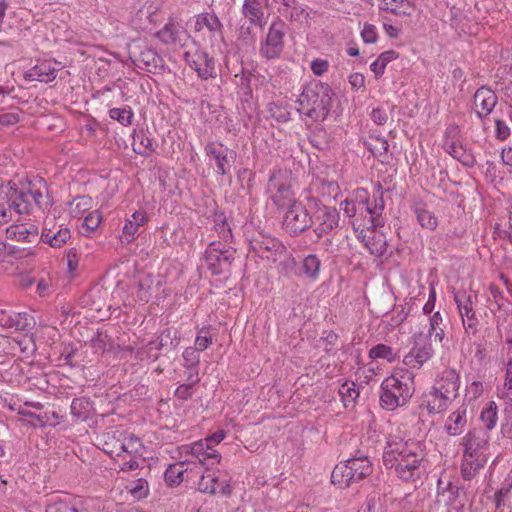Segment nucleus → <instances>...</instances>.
<instances>
[{
  "label": "nucleus",
  "mask_w": 512,
  "mask_h": 512,
  "mask_svg": "<svg viewBox=\"0 0 512 512\" xmlns=\"http://www.w3.org/2000/svg\"><path fill=\"white\" fill-rule=\"evenodd\" d=\"M426 458L424 445L412 440H389L383 452V464L393 470L404 482H415L421 477V466Z\"/></svg>",
  "instance_id": "1"
},
{
  "label": "nucleus",
  "mask_w": 512,
  "mask_h": 512,
  "mask_svg": "<svg viewBox=\"0 0 512 512\" xmlns=\"http://www.w3.org/2000/svg\"><path fill=\"white\" fill-rule=\"evenodd\" d=\"M334 93L331 87L320 81L308 83L299 96V113L307 116L312 121H324L332 107Z\"/></svg>",
  "instance_id": "2"
},
{
  "label": "nucleus",
  "mask_w": 512,
  "mask_h": 512,
  "mask_svg": "<svg viewBox=\"0 0 512 512\" xmlns=\"http://www.w3.org/2000/svg\"><path fill=\"white\" fill-rule=\"evenodd\" d=\"M490 436L483 429L470 430L461 441L464 446L461 474L465 480L472 479L487 462Z\"/></svg>",
  "instance_id": "3"
},
{
  "label": "nucleus",
  "mask_w": 512,
  "mask_h": 512,
  "mask_svg": "<svg viewBox=\"0 0 512 512\" xmlns=\"http://www.w3.org/2000/svg\"><path fill=\"white\" fill-rule=\"evenodd\" d=\"M415 391L414 375L401 372L384 379L381 384L380 404L383 408L393 411L404 406Z\"/></svg>",
  "instance_id": "4"
},
{
  "label": "nucleus",
  "mask_w": 512,
  "mask_h": 512,
  "mask_svg": "<svg viewBox=\"0 0 512 512\" xmlns=\"http://www.w3.org/2000/svg\"><path fill=\"white\" fill-rule=\"evenodd\" d=\"M308 207L312 216L316 235L320 238L338 226L339 213L333 207H328L315 197H308Z\"/></svg>",
  "instance_id": "5"
},
{
  "label": "nucleus",
  "mask_w": 512,
  "mask_h": 512,
  "mask_svg": "<svg viewBox=\"0 0 512 512\" xmlns=\"http://www.w3.org/2000/svg\"><path fill=\"white\" fill-rule=\"evenodd\" d=\"M313 225L308 201L305 205L301 202L294 203L287 208L283 220V227L290 235H298Z\"/></svg>",
  "instance_id": "6"
},
{
  "label": "nucleus",
  "mask_w": 512,
  "mask_h": 512,
  "mask_svg": "<svg viewBox=\"0 0 512 512\" xmlns=\"http://www.w3.org/2000/svg\"><path fill=\"white\" fill-rule=\"evenodd\" d=\"M286 24L279 17L269 27L265 42L261 45L260 53L267 59L278 58L284 48Z\"/></svg>",
  "instance_id": "7"
},
{
  "label": "nucleus",
  "mask_w": 512,
  "mask_h": 512,
  "mask_svg": "<svg viewBox=\"0 0 512 512\" xmlns=\"http://www.w3.org/2000/svg\"><path fill=\"white\" fill-rule=\"evenodd\" d=\"M454 299L466 333L468 335L475 334L478 320L475 317V312L473 310V300L476 299V296L467 293L465 290H459L455 292Z\"/></svg>",
  "instance_id": "8"
},
{
  "label": "nucleus",
  "mask_w": 512,
  "mask_h": 512,
  "mask_svg": "<svg viewBox=\"0 0 512 512\" xmlns=\"http://www.w3.org/2000/svg\"><path fill=\"white\" fill-rule=\"evenodd\" d=\"M214 243L206 251L205 259L208 265V269L214 275L222 274L229 271L233 261L235 260L236 250L229 247L225 250H219L214 247Z\"/></svg>",
  "instance_id": "9"
},
{
  "label": "nucleus",
  "mask_w": 512,
  "mask_h": 512,
  "mask_svg": "<svg viewBox=\"0 0 512 512\" xmlns=\"http://www.w3.org/2000/svg\"><path fill=\"white\" fill-rule=\"evenodd\" d=\"M184 57L189 66L198 73L200 78L206 80L215 76V61L207 52L195 48L186 51Z\"/></svg>",
  "instance_id": "10"
},
{
  "label": "nucleus",
  "mask_w": 512,
  "mask_h": 512,
  "mask_svg": "<svg viewBox=\"0 0 512 512\" xmlns=\"http://www.w3.org/2000/svg\"><path fill=\"white\" fill-rule=\"evenodd\" d=\"M434 354V350L429 342L425 340L422 334L414 336V346L411 351L405 355L403 363L413 369H420Z\"/></svg>",
  "instance_id": "11"
},
{
  "label": "nucleus",
  "mask_w": 512,
  "mask_h": 512,
  "mask_svg": "<svg viewBox=\"0 0 512 512\" xmlns=\"http://www.w3.org/2000/svg\"><path fill=\"white\" fill-rule=\"evenodd\" d=\"M281 173L273 172L269 177L268 191L272 194L271 198L279 208H289L298 201L289 185L280 181Z\"/></svg>",
  "instance_id": "12"
},
{
  "label": "nucleus",
  "mask_w": 512,
  "mask_h": 512,
  "mask_svg": "<svg viewBox=\"0 0 512 512\" xmlns=\"http://www.w3.org/2000/svg\"><path fill=\"white\" fill-rule=\"evenodd\" d=\"M71 238V232L63 224H58L55 219L47 218L39 237L43 243L53 248H61Z\"/></svg>",
  "instance_id": "13"
},
{
  "label": "nucleus",
  "mask_w": 512,
  "mask_h": 512,
  "mask_svg": "<svg viewBox=\"0 0 512 512\" xmlns=\"http://www.w3.org/2000/svg\"><path fill=\"white\" fill-rule=\"evenodd\" d=\"M384 206L383 196L379 195L375 198L374 205H371L369 202V209L366 210V213L369 215L368 219L364 220L363 224L358 223V219L352 222L356 232L360 229L359 237L361 236L363 239L366 237V234H364L365 229L368 231L371 229L373 231L378 227L384 226V220L382 218Z\"/></svg>",
  "instance_id": "14"
},
{
  "label": "nucleus",
  "mask_w": 512,
  "mask_h": 512,
  "mask_svg": "<svg viewBox=\"0 0 512 512\" xmlns=\"http://www.w3.org/2000/svg\"><path fill=\"white\" fill-rule=\"evenodd\" d=\"M206 154L211 157L217 166L219 175H227L235 160V152L221 143H209L205 146Z\"/></svg>",
  "instance_id": "15"
},
{
  "label": "nucleus",
  "mask_w": 512,
  "mask_h": 512,
  "mask_svg": "<svg viewBox=\"0 0 512 512\" xmlns=\"http://www.w3.org/2000/svg\"><path fill=\"white\" fill-rule=\"evenodd\" d=\"M251 247L262 259L275 262L283 253V245L275 238L262 236L251 241Z\"/></svg>",
  "instance_id": "16"
},
{
  "label": "nucleus",
  "mask_w": 512,
  "mask_h": 512,
  "mask_svg": "<svg viewBox=\"0 0 512 512\" xmlns=\"http://www.w3.org/2000/svg\"><path fill=\"white\" fill-rule=\"evenodd\" d=\"M265 6L276 9L279 17L291 22L299 21L304 14L308 15L297 0H265Z\"/></svg>",
  "instance_id": "17"
},
{
  "label": "nucleus",
  "mask_w": 512,
  "mask_h": 512,
  "mask_svg": "<svg viewBox=\"0 0 512 512\" xmlns=\"http://www.w3.org/2000/svg\"><path fill=\"white\" fill-rule=\"evenodd\" d=\"M183 449L186 453H190L198 458L199 462L204 466L209 467L220 462V454L205 441L195 442L191 446H184Z\"/></svg>",
  "instance_id": "18"
},
{
  "label": "nucleus",
  "mask_w": 512,
  "mask_h": 512,
  "mask_svg": "<svg viewBox=\"0 0 512 512\" xmlns=\"http://www.w3.org/2000/svg\"><path fill=\"white\" fill-rule=\"evenodd\" d=\"M459 386L458 372L453 368H448L442 371L439 378L436 379L433 388L439 391L440 394L444 393L455 399L458 395Z\"/></svg>",
  "instance_id": "19"
},
{
  "label": "nucleus",
  "mask_w": 512,
  "mask_h": 512,
  "mask_svg": "<svg viewBox=\"0 0 512 512\" xmlns=\"http://www.w3.org/2000/svg\"><path fill=\"white\" fill-rule=\"evenodd\" d=\"M163 284L161 276L144 275L140 277L137 284L138 298L143 302H148L153 296L158 297L163 292Z\"/></svg>",
  "instance_id": "20"
},
{
  "label": "nucleus",
  "mask_w": 512,
  "mask_h": 512,
  "mask_svg": "<svg viewBox=\"0 0 512 512\" xmlns=\"http://www.w3.org/2000/svg\"><path fill=\"white\" fill-rule=\"evenodd\" d=\"M208 472L201 476L199 482V490L203 493L215 494L217 492L223 495H230L232 492L231 486L226 480H220L219 476L212 472L209 467H207Z\"/></svg>",
  "instance_id": "21"
},
{
  "label": "nucleus",
  "mask_w": 512,
  "mask_h": 512,
  "mask_svg": "<svg viewBox=\"0 0 512 512\" xmlns=\"http://www.w3.org/2000/svg\"><path fill=\"white\" fill-rule=\"evenodd\" d=\"M497 104V96L485 86L478 88L474 94V108L479 118L489 115Z\"/></svg>",
  "instance_id": "22"
},
{
  "label": "nucleus",
  "mask_w": 512,
  "mask_h": 512,
  "mask_svg": "<svg viewBox=\"0 0 512 512\" xmlns=\"http://www.w3.org/2000/svg\"><path fill=\"white\" fill-rule=\"evenodd\" d=\"M6 237L18 242L35 244L39 242L38 228L35 225L13 224L6 229Z\"/></svg>",
  "instance_id": "23"
},
{
  "label": "nucleus",
  "mask_w": 512,
  "mask_h": 512,
  "mask_svg": "<svg viewBox=\"0 0 512 512\" xmlns=\"http://www.w3.org/2000/svg\"><path fill=\"white\" fill-rule=\"evenodd\" d=\"M355 199H346L340 203V208L350 218L358 213L362 214L369 209L368 192L365 189H358L354 194Z\"/></svg>",
  "instance_id": "24"
},
{
  "label": "nucleus",
  "mask_w": 512,
  "mask_h": 512,
  "mask_svg": "<svg viewBox=\"0 0 512 512\" xmlns=\"http://www.w3.org/2000/svg\"><path fill=\"white\" fill-rule=\"evenodd\" d=\"M242 15L251 25L262 28L265 23L263 0H244Z\"/></svg>",
  "instance_id": "25"
},
{
  "label": "nucleus",
  "mask_w": 512,
  "mask_h": 512,
  "mask_svg": "<svg viewBox=\"0 0 512 512\" xmlns=\"http://www.w3.org/2000/svg\"><path fill=\"white\" fill-rule=\"evenodd\" d=\"M147 222L148 217L145 211H135L130 217L126 219L121 238L127 243H130L134 240L136 234H138L139 229L143 227Z\"/></svg>",
  "instance_id": "26"
},
{
  "label": "nucleus",
  "mask_w": 512,
  "mask_h": 512,
  "mask_svg": "<svg viewBox=\"0 0 512 512\" xmlns=\"http://www.w3.org/2000/svg\"><path fill=\"white\" fill-rule=\"evenodd\" d=\"M5 198L6 207H9L8 215L12 217V210L17 214H27L30 211L31 202L28 198V194L22 189L20 192L16 190L11 192L10 195H2Z\"/></svg>",
  "instance_id": "27"
},
{
  "label": "nucleus",
  "mask_w": 512,
  "mask_h": 512,
  "mask_svg": "<svg viewBox=\"0 0 512 512\" xmlns=\"http://www.w3.org/2000/svg\"><path fill=\"white\" fill-rule=\"evenodd\" d=\"M453 400L444 393L440 394L432 387L431 391L425 395L422 405H425L429 414H436L445 411Z\"/></svg>",
  "instance_id": "28"
},
{
  "label": "nucleus",
  "mask_w": 512,
  "mask_h": 512,
  "mask_svg": "<svg viewBox=\"0 0 512 512\" xmlns=\"http://www.w3.org/2000/svg\"><path fill=\"white\" fill-rule=\"evenodd\" d=\"M121 436H124V431L118 429H110L102 433L100 442L102 450L110 456H121Z\"/></svg>",
  "instance_id": "29"
},
{
  "label": "nucleus",
  "mask_w": 512,
  "mask_h": 512,
  "mask_svg": "<svg viewBox=\"0 0 512 512\" xmlns=\"http://www.w3.org/2000/svg\"><path fill=\"white\" fill-rule=\"evenodd\" d=\"M467 425V407L462 405L452 412L445 423V430L450 436L460 435Z\"/></svg>",
  "instance_id": "30"
},
{
  "label": "nucleus",
  "mask_w": 512,
  "mask_h": 512,
  "mask_svg": "<svg viewBox=\"0 0 512 512\" xmlns=\"http://www.w3.org/2000/svg\"><path fill=\"white\" fill-rule=\"evenodd\" d=\"M135 65L140 69L152 72L162 64V58L151 48L144 47L138 56L132 58Z\"/></svg>",
  "instance_id": "31"
},
{
  "label": "nucleus",
  "mask_w": 512,
  "mask_h": 512,
  "mask_svg": "<svg viewBox=\"0 0 512 512\" xmlns=\"http://www.w3.org/2000/svg\"><path fill=\"white\" fill-rule=\"evenodd\" d=\"M444 148L447 153H449L454 159H457L463 165L467 167H472L475 165L476 160L474 156L470 152H467L459 141L445 140Z\"/></svg>",
  "instance_id": "32"
},
{
  "label": "nucleus",
  "mask_w": 512,
  "mask_h": 512,
  "mask_svg": "<svg viewBox=\"0 0 512 512\" xmlns=\"http://www.w3.org/2000/svg\"><path fill=\"white\" fill-rule=\"evenodd\" d=\"M346 463L356 482L363 480L372 473V464L366 456L348 459Z\"/></svg>",
  "instance_id": "33"
},
{
  "label": "nucleus",
  "mask_w": 512,
  "mask_h": 512,
  "mask_svg": "<svg viewBox=\"0 0 512 512\" xmlns=\"http://www.w3.org/2000/svg\"><path fill=\"white\" fill-rule=\"evenodd\" d=\"M179 342L180 338L177 329L170 327L165 329L159 335L157 341H150L148 343V347L152 349L154 346L156 350H161L163 348L174 349L178 346Z\"/></svg>",
  "instance_id": "34"
},
{
  "label": "nucleus",
  "mask_w": 512,
  "mask_h": 512,
  "mask_svg": "<svg viewBox=\"0 0 512 512\" xmlns=\"http://www.w3.org/2000/svg\"><path fill=\"white\" fill-rule=\"evenodd\" d=\"M185 31L174 23H167L156 36L164 44H181Z\"/></svg>",
  "instance_id": "35"
},
{
  "label": "nucleus",
  "mask_w": 512,
  "mask_h": 512,
  "mask_svg": "<svg viewBox=\"0 0 512 512\" xmlns=\"http://www.w3.org/2000/svg\"><path fill=\"white\" fill-rule=\"evenodd\" d=\"M132 146L134 152L142 156H149L155 151L152 139L144 130L134 132Z\"/></svg>",
  "instance_id": "36"
},
{
  "label": "nucleus",
  "mask_w": 512,
  "mask_h": 512,
  "mask_svg": "<svg viewBox=\"0 0 512 512\" xmlns=\"http://www.w3.org/2000/svg\"><path fill=\"white\" fill-rule=\"evenodd\" d=\"M331 482L343 488L349 487L352 483L356 482L354 481V477L351 475V470L346 461L344 463L337 464L334 467L331 473Z\"/></svg>",
  "instance_id": "37"
},
{
  "label": "nucleus",
  "mask_w": 512,
  "mask_h": 512,
  "mask_svg": "<svg viewBox=\"0 0 512 512\" xmlns=\"http://www.w3.org/2000/svg\"><path fill=\"white\" fill-rule=\"evenodd\" d=\"M57 70L51 66L50 62L45 61L37 64L31 69L30 76L40 82L48 83L56 78Z\"/></svg>",
  "instance_id": "38"
},
{
  "label": "nucleus",
  "mask_w": 512,
  "mask_h": 512,
  "mask_svg": "<svg viewBox=\"0 0 512 512\" xmlns=\"http://www.w3.org/2000/svg\"><path fill=\"white\" fill-rule=\"evenodd\" d=\"M121 456L123 453H127L130 456L141 455L143 445L141 440L134 434H127L124 432V436H121Z\"/></svg>",
  "instance_id": "39"
},
{
  "label": "nucleus",
  "mask_w": 512,
  "mask_h": 512,
  "mask_svg": "<svg viewBox=\"0 0 512 512\" xmlns=\"http://www.w3.org/2000/svg\"><path fill=\"white\" fill-rule=\"evenodd\" d=\"M378 7L396 15H409L411 9L408 0H378Z\"/></svg>",
  "instance_id": "40"
},
{
  "label": "nucleus",
  "mask_w": 512,
  "mask_h": 512,
  "mask_svg": "<svg viewBox=\"0 0 512 512\" xmlns=\"http://www.w3.org/2000/svg\"><path fill=\"white\" fill-rule=\"evenodd\" d=\"M480 420L484 425V431L487 433L495 428L498 420V413L497 405L494 401L488 402L487 406L482 410Z\"/></svg>",
  "instance_id": "41"
},
{
  "label": "nucleus",
  "mask_w": 512,
  "mask_h": 512,
  "mask_svg": "<svg viewBox=\"0 0 512 512\" xmlns=\"http://www.w3.org/2000/svg\"><path fill=\"white\" fill-rule=\"evenodd\" d=\"M71 414L77 420L84 421L91 411V403L85 398H75L71 403Z\"/></svg>",
  "instance_id": "42"
},
{
  "label": "nucleus",
  "mask_w": 512,
  "mask_h": 512,
  "mask_svg": "<svg viewBox=\"0 0 512 512\" xmlns=\"http://www.w3.org/2000/svg\"><path fill=\"white\" fill-rule=\"evenodd\" d=\"M428 337H434L435 340L442 342L445 337L443 317L440 312H435L430 317V328L428 330Z\"/></svg>",
  "instance_id": "43"
},
{
  "label": "nucleus",
  "mask_w": 512,
  "mask_h": 512,
  "mask_svg": "<svg viewBox=\"0 0 512 512\" xmlns=\"http://www.w3.org/2000/svg\"><path fill=\"white\" fill-rule=\"evenodd\" d=\"M321 262L314 254L308 255L302 262V271L306 277L315 280L320 271Z\"/></svg>",
  "instance_id": "44"
},
{
  "label": "nucleus",
  "mask_w": 512,
  "mask_h": 512,
  "mask_svg": "<svg viewBox=\"0 0 512 512\" xmlns=\"http://www.w3.org/2000/svg\"><path fill=\"white\" fill-rule=\"evenodd\" d=\"M185 462L172 464L165 472V480L169 485H178L183 480V473L187 470Z\"/></svg>",
  "instance_id": "45"
},
{
  "label": "nucleus",
  "mask_w": 512,
  "mask_h": 512,
  "mask_svg": "<svg viewBox=\"0 0 512 512\" xmlns=\"http://www.w3.org/2000/svg\"><path fill=\"white\" fill-rule=\"evenodd\" d=\"M415 213L417 216L418 223L421 225V227L429 230L436 229L438 225V220L434 213L425 208L420 207H417L415 209Z\"/></svg>",
  "instance_id": "46"
},
{
  "label": "nucleus",
  "mask_w": 512,
  "mask_h": 512,
  "mask_svg": "<svg viewBox=\"0 0 512 512\" xmlns=\"http://www.w3.org/2000/svg\"><path fill=\"white\" fill-rule=\"evenodd\" d=\"M203 27L208 28L210 31H219L222 24L217 16L202 13L197 17L196 29L201 30Z\"/></svg>",
  "instance_id": "47"
},
{
  "label": "nucleus",
  "mask_w": 512,
  "mask_h": 512,
  "mask_svg": "<svg viewBox=\"0 0 512 512\" xmlns=\"http://www.w3.org/2000/svg\"><path fill=\"white\" fill-rule=\"evenodd\" d=\"M339 395L345 407L353 405L359 392L355 389V383L345 382L339 388Z\"/></svg>",
  "instance_id": "48"
},
{
  "label": "nucleus",
  "mask_w": 512,
  "mask_h": 512,
  "mask_svg": "<svg viewBox=\"0 0 512 512\" xmlns=\"http://www.w3.org/2000/svg\"><path fill=\"white\" fill-rule=\"evenodd\" d=\"M102 221V215L98 210L90 212L83 221L81 226V233L87 235L95 231Z\"/></svg>",
  "instance_id": "49"
},
{
  "label": "nucleus",
  "mask_w": 512,
  "mask_h": 512,
  "mask_svg": "<svg viewBox=\"0 0 512 512\" xmlns=\"http://www.w3.org/2000/svg\"><path fill=\"white\" fill-rule=\"evenodd\" d=\"M437 492L439 496L445 497L447 501H453L458 496V487L453 485L450 480L440 478L437 483Z\"/></svg>",
  "instance_id": "50"
},
{
  "label": "nucleus",
  "mask_w": 512,
  "mask_h": 512,
  "mask_svg": "<svg viewBox=\"0 0 512 512\" xmlns=\"http://www.w3.org/2000/svg\"><path fill=\"white\" fill-rule=\"evenodd\" d=\"M109 116L113 120H117L123 126L131 125L133 112L130 107L112 108L109 110Z\"/></svg>",
  "instance_id": "51"
},
{
  "label": "nucleus",
  "mask_w": 512,
  "mask_h": 512,
  "mask_svg": "<svg viewBox=\"0 0 512 512\" xmlns=\"http://www.w3.org/2000/svg\"><path fill=\"white\" fill-rule=\"evenodd\" d=\"M369 357L372 359H386L392 362L395 359V354L393 353L392 347L385 344H378L370 349Z\"/></svg>",
  "instance_id": "52"
},
{
  "label": "nucleus",
  "mask_w": 512,
  "mask_h": 512,
  "mask_svg": "<svg viewBox=\"0 0 512 512\" xmlns=\"http://www.w3.org/2000/svg\"><path fill=\"white\" fill-rule=\"evenodd\" d=\"M35 324L33 316L27 313H14L12 328L19 331L30 329Z\"/></svg>",
  "instance_id": "53"
},
{
  "label": "nucleus",
  "mask_w": 512,
  "mask_h": 512,
  "mask_svg": "<svg viewBox=\"0 0 512 512\" xmlns=\"http://www.w3.org/2000/svg\"><path fill=\"white\" fill-rule=\"evenodd\" d=\"M499 392L502 398L512 403V357L507 363L505 382Z\"/></svg>",
  "instance_id": "54"
},
{
  "label": "nucleus",
  "mask_w": 512,
  "mask_h": 512,
  "mask_svg": "<svg viewBox=\"0 0 512 512\" xmlns=\"http://www.w3.org/2000/svg\"><path fill=\"white\" fill-rule=\"evenodd\" d=\"M268 112L270 116L276 119L278 122H287L290 119V112L280 103H269Z\"/></svg>",
  "instance_id": "55"
},
{
  "label": "nucleus",
  "mask_w": 512,
  "mask_h": 512,
  "mask_svg": "<svg viewBox=\"0 0 512 512\" xmlns=\"http://www.w3.org/2000/svg\"><path fill=\"white\" fill-rule=\"evenodd\" d=\"M367 146L374 156H382L387 153L389 144L385 138L375 137L370 138Z\"/></svg>",
  "instance_id": "56"
},
{
  "label": "nucleus",
  "mask_w": 512,
  "mask_h": 512,
  "mask_svg": "<svg viewBox=\"0 0 512 512\" xmlns=\"http://www.w3.org/2000/svg\"><path fill=\"white\" fill-rule=\"evenodd\" d=\"M215 229L224 241H229L232 238L231 228L226 222L223 214L215 215L214 218Z\"/></svg>",
  "instance_id": "57"
},
{
  "label": "nucleus",
  "mask_w": 512,
  "mask_h": 512,
  "mask_svg": "<svg viewBox=\"0 0 512 512\" xmlns=\"http://www.w3.org/2000/svg\"><path fill=\"white\" fill-rule=\"evenodd\" d=\"M212 342L213 338L210 335V329L208 327H203L199 330L195 339V349L198 351H204L212 344Z\"/></svg>",
  "instance_id": "58"
},
{
  "label": "nucleus",
  "mask_w": 512,
  "mask_h": 512,
  "mask_svg": "<svg viewBox=\"0 0 512 512\" xmlns=\"http://www.w3.org/2000/svg\"><path fill=\"white\" fill-rule=\"evenodd\" d=\"M110 341L109 336L106 333L97 331L95 336L91 339V347L95 352H104L107 349L108 342Z\"/></svg>",
  "instance_id": "59"
},
{
  "label": "nucleus",
  "mask_w": 512,
  "mask_h": 512,
  "mask_svg": "<svg viewBox=\"0 0 512 512\" xmlns=\"http://www.w3.org/2000/svg\"><path fill=\"white\" fill-rule=\"evenodd\" d=\"M30 251L26 248H21L16 245L7 246L6 245V263H10L11 259H20L28 256Z\"/></svg>",
  "instance_id": "60"
},
{
  "label": "nucleus",
  "mask_w": 512,
  "mask_h": 512,
  "mask_svg": "<svg viewBox=\"0 0 512 512\" xmlns=\"http://www.w3.org/2000/svg\"><path fill=\"white\" fill-rule=\"evenodd\" d=\"M184 367L198 366L200 358L198 350L188 347L183 352Z\"/></svg>",
  "instance_id": "61"
},
{
  "label": "nucleus",
  "mask_w": 512,
  "mask_h": 512,
  "mask_svg": "<svg viewBox=\"0 0 512 512\" xmlns=\"http://www.w3.org/2000/svg\"><path fill=\"white\" fill-rule=\"evenodd\" d=\"M46 512H79L73 505L70 503L59 501L50 504L46 508Z\"/></svg>",
  "instance_id": "62"
},
{
  "label": "nucleus",
  "mask_w": 512,
  "mask_h": 512,
  "mask_svg": "<svg viewBox=\"0 0 512 512\" xmlns=\"http://www.w3.org/2000/svg\"><path fill=\"white\" fill-rule=\"evenodd\" d=\"M195 385L190 383H184L177 387L175 390V397H177L180 400H188L193 395V388Z\"/></svg>",
  "instance_id": "63"
},
{
  "label": "nucleus",
  "mask_w": 512,
  "mask_h": 512,
  "mask_svg": "<svg viewBox=\"0 0 512 512\" xmlns=\"http://www.w3.org/2000/svg\"><path fill=\"white\" fill-rule=\"evenodd\" d=\"M512 488V480H509L507 486L501 487L495 493V506L496 509H500L504 505V498L509 494Z\"/></svg>",
  "instance_id": "64"
}]
</instances>
